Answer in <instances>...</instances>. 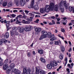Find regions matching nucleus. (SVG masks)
Segmentation results:
<instances>
[{"label": "nucleus", "instance_id": "nucleus-1", "mask_svg": "<svg viewBox=\"0 0 74 74\" xmlns=\"http://www.w3.org/2000/svg\"><path fill=\"white\" fill-rule=\"evenodd\" d=\"M54 9V4L53 3H50L49 5H46L45 11L46 12H49V11H52Z\"/></svg>", "mask_w": 74, "mask_h": 74}, {"label": "nucleus", "instance_id": "nucleus-2", "mask_svg": "<svg viewBox=\"0 0 74 74\" xmlns=\"http://www.w3.org/2000/svg\"><path fill=\"white\" fill-rule=\"evenodd\" d=\"M41 33L43 35L40 37L39 39L40 40H41L42 39L44 38H47V37L50 38V37H51V33L49 32L47 33V32L43 30L41 32Z\"/></svg>", "mask_w": 74, "mask_h": 74}, {"label": "nucleus", "instance_id": "nucleus-3", "mask_svg": "<svg viewBox=\"0 0 74 74\" xmlns=\"http://www.w3.org/2000/svg\"><path fill=\"white\" fill-rule=\"evenodd\" d=\"M34 0H31L30 6H29V8H34L35 10H38L39 9L38 6V5H35L34 6Z\"/></svg>", "mask_w": 74, "mask_h": 74}, {"label": "nucleus", "instance_id": "nucleus-4", "mask_svg": "<svg viewBox=\"0 0 74 74\" xmlns=\"http://www.w3.org/2000/svg\"><path fill=\"white\" fill-rule=\"evenodd\" d=\"M63 5L64 6L66 9H67V8H68V7H69V3H67V1H62L60 3V7L62 6Z\"/></svg>", "mask_w": 74, "mask_h": 74}, {"label": "nucleus", "instance_id": "nucleus-5", "mask_svg": "<svg viewBox=\"0 0 74 74\" xmlns=\"http://www.w3.org/2000/svg\"><path fill=\"white\" fill-rule=\"evenodd\" d=\"M16 4L17 5H19L20 4L21 6L23 7L25 4V0H20L19 1L18 0H16Z\"/></svg>", "mask_w": 74, "mask_h": 74}, {"label": "nucleus", "instance_id": "nucleus-6", "mask_svg": "<svg viewBox=\"0 0 74 74\" xmlns=\"http://www.w3.org/2000/svg\"><path fill=\"white\" fill-rule=\"evenodd\" d=\"M45 71L41 70V69H38V68L36 67V74H39V73L40 74H45Z\"/></svg>", "mask_w": 74, "mask_h": 74}, {"label": "nucleus", "instance_id": "nucleus-7", "mask_svg": "<svg viewBox=\"0 0 74 74\" xmlns=\"http://www.w3.org/2000/svg\"><path fill=\"white\" fill-rule=\"evenodd\" d=\"M24 29V30L25 32H28L29 31H30L31 29H33V27L30 25H26Z\"/></svg>", "mask_w": 74, "mask_h": 74}, {"label": "nucleus", "instance_id": "nucleus-8", "mask_svg": "<svg viewBox=\"0 0 74 74\" xmlns=\"http://www.w3.org/2000/svg\"><path fill=\"white\" fill-rule=\"evenodd\" d=\"M50 65L51 66V67H54V66H56L58 65V64L56 61H54L53 62H51L50 63Z\"/></svg>", "mask_w": 74, "mask_h": 74}, {"label": "nucleus", "instance_id": "nucleus-9", "mask_svg": "<svg viewBox=\"0 0 74 74\" xmlns=\"http://www.w3.org/2000/svg\"><path fill=\"white\" fill-rule=\"evenodd\" d=\"M12 72L13 73H16L15 74H20L21 73L20 71L15 69H13L12 70Z\"/></svg>", "mask_w": 74, "mask_h": 74}, {"label": "nucleus", "instance_id": "nucleus-10", "mask_svg": "<svg viewBox=\"0 0 74 74\" xmlns=\"http://www.w3.org/2000/svg\"><path fill=\"white\" fill-rule=\"evenodd\" d=\"M17 29L19 30L20 33H23L25 30V29L23 27H18Z\"/></svg>", "mask_w": 74, "mask_h": 74}, {"label": "nucleus", "instance_id": "nucleus-11", "mask_svg": "<svg viewBox=\"0 0 74 74\" xmlns=\"http://www.w3.org/2000/svg\"><path fill=\"white\" fill-rule=\"evenodd\" d=\"M29 16L30 17H29L30 19H33L34 17V14L32 12H30L28 14Z\"/></svg>", "mask_w": 74, "mask_h": 74}, {"label": "nucleus", "instance_id": "nucleus-12", "mask_svg": "<svg viewBox=\"0 0 74 74\" xmlns=\"http://www.w3.org/2000/svg\"><path fill=\"white\" fill-rule=\"evenodd\" d=\"M6 42H7V40L4 39H2L0 40V45L3 44V42L6 43Z\"/></svg>", "mask_w": 74, "mask_h": 74}, {"label": "nucleus", "instance_id": "nucleus-13", "mask_svg": "<svg viewBox=\"0 0 74 74\" xmlns=\"http://www.w3.org/2000/svg\"><path fill=\"white\" fill-rule=\"evenodd\" d=\"M41 28H36L35 29V32H36L37 33H39L41 31Z\"/></svg>", "mask_w": 74, "mask_h": 74}, {"label": "nucleus", "instance_id": "nucleus-14", "mask_svg": "<svg viewBox=\"0 0 74 74\" xmlns=\"http://www.w3.org/2000/svg\"><path fill=\"white\" fill-rule=\"evenodd\" d=\"M10 34L8 32H7L4 36V37L5 38H8L9 37Z\"/></svg>", "mask_w": 74, "mask_h": 74}, {"label": "nucleus", "instance_id": "nucleus-15", "mask_svg": "<svg viewBox=\"0 0 74 74\" xmlns=\"http://www.w3.org/2000/svg\"><path fill=\"white\" fill-rule=\"evenodd\" d=\"M10 21L7 22L6 23V26L7 28H8L10 27Z\"/></svg>", "mask_w": 74, "mask_h": 74}, {"label": "nucleus", "instance_id": "nucleus-16", "mask_svg": "<svg viewBox=\"0 0 74 74\" xmlns=\"http://www.w3.org/2000/svg\"><path fill=\"white\" fill-rule=\"evenodd\" d=\"M71 65L70 64H68L67 65V66L68 67H69L71 69L72 68H73V66H74V64L72 63L71 64Z\"/></svg>", "mask_w": 74, "mask_h": 74}, {"label": "nucleus", "instance_id": "nucleus-17", "mask_svg": "<svg viewBox=\"0 0 74 74\" xmlns=\"http://www.w3.org/2000/svg\"><path fill=\"white\" fill-rule=\"evenodd\" d=\"M31 69H30L28 68L27 69V72H26V74H31Z\"/></svg>", "mask_w": 74, "mask_h": 74}, {"label": "nucleus", "instance_id": "nucleus-18", "mask_svg": "<svg viewBox=\"0 0 74 74\" xmlns=\"http://www.w3.org/2000/svg\"><path fill=\"white\" fill-rule=\"evenodd\" d=\"M40 59L42 63H46V61H45V59H44V58L41 57L40 58Z\"/></svg>", "mask_w": 74, "mask_h": 74}, {"label": "nucleus", "instance_id": "nucleus-19", "mask_svg": "<svg viewBox=\"0 0 74 74\" xmlns=\"http://www.w3.org/2000/svg\"><path fill=\"white\" fill-rule=\"evenodd\" d=\"M27 67H24L23 68V73H26V72L27 71Z\"/></svg>", "mask_w": 74, "mask_h": 74}, {"label": "nucleus", "instance_id": "nucleus-20", "mask_svg": "<svg viewBox=\"0 0 74 74\" xmlns=\"http://www.w3.org/2000/svg\"><path fill=\"white\" fill-rule=\"evenodd\" d=\"M38 51L39 53H40V54H41V55H42V54H43V52L42 50H38Z\"/></svg>", "mask_w": 74, "mask_h": 74}, {"label": "nucleus", "instance_id": "nucleus-21", "mask_svg": "<svg viewBox=\"0 0 74 74\" xmlns=\"http://www.w3.org/2000/svg\"><path fill=\"white\" fill-rule=\"evenodd\" d=\"M7 4V1H4L2 3V5L3 7H5Z\"/></svg>", "mask_w": 74, "mask_h": 74}, {"label": "nucleus", "instance_id": "nucleus-22", "mask_svg": "<svg viewBox=\"0 0 74 74\" xmlns=\"http://www.w3.org/2000/svg\"><path fill=\"white\" fill-rule=\"evenodd\" d=\"M8 64H5L3 65V68L4 70H6L8 67Z\"/></svg>", "mask_w": 74, "mask_h": 74}, {"label": "nucleus", "instance_id": "nucleus-23", "mask_svg": "<svg viewBox=\"0 0 74 74\" xmlns=\"http://www.w3.org/2000/svg\"><path fill=\"white\" fill-rule=\"evenodd\" d=\"M60 49L61 51L64 52V47L63 46H61L60 47Z\"/></svg>", "mask_w": 74, "mask_h": 74}, {"label": "nucleus", "instance_id": "nucleus-24", "mask_svg": "<svg viewBox=\"0 0 74 74\" xmlns=\"http://www.w3.org/2000/svg\"><path fill=\"white\" fill-rule=\"evenodd\" d=\"M58 5H56L54 6V10L56 11H58Z\"/></svg>", "mask_w": 74, "mask_h": 74}, {"label": "nucleus", "instance_id": "nucleus-25", "mask_svg": "<svg viewBox=\"0 0 74 74\" xmlns=\"http://www.w3.org/2000/svg\"><path fill=\"white\" fill-rule=\"evenodd\" d=\"M47 66L48 69H52V66L50 65L49 64H48L47 65Z\"/></svg>", "mask_w": 74, "mask_h": 74}, {"label": "nucleus", "instance_id": "nucleus-26", "mask_svg": "<svg viewBox=\"0 0 74 74\" xmlns=\"http://www.w3.org/2000/svg\"><path fill=\"white\" fill-rule=\"evenodd\" d=\"M59 57L60 59L62 60L63 58V54L62 53L60 54Z\"/></svg>", "mask_w": 74, "mask_h": 74}, {"label": "nucleus", "instance_id": "nucleus-27", "mask_svg": "<svg viewBox=\"0 0 74 74\" xmlns=\"http://www.w3.org/2000/svg\"><path fill=\"white\" fill-rule=\"evenodd\" d=\"M51 37H50V38H53L54 40H56V38L55 37V35L54 34H53L52 36L51 35Z\"/></svg>", "mask_w": 74, "mask_h": 74}, {"label": "nucleus", "instance_id": "nucleus-28", "mask_svg": "<svg viewBox=\"0 0 74 74\" xmlns=\"http://www.w3.org/2000/svg\"><path fill=\"white\" fill-rule=\"evenodd\" d=\"M74 7L69 6V10L70 11V12H71L72 10H73V8Z\"/></svg>", "mask_w": 74, "mask_h": 74}, {"label": "nucleus", "instance_id": "nucleus-29", "mask_svg": "<svg viewBox=\"0 0 74 74\" xmlns=\"http://www.w3.org/2000/svg\"><path fill=\"white\" fill-rule=\"evenodd\" d=\"M17 30V28L15 27L14 28H12V31L13 32H15Z\"/></svg>", "mask_w": 74, "mask_h": 74}, {"label": "nucleus", "instance_id": "nucleus-30", "mask_svg": "<svg viewBox=\"0 0 74 74\" xmlns=\"http://www.w3.org/2000/svg\"><path fill=\"white\" fill-rule=\"evenodd\" d=\"M40 12L41 13H44V8H41L40 10Z\"/></svg>", "mask_w": 74, "mask_h": 74}, {"label": "nucleus", "instance_id": "nucleus-31", "mask_svg": "<svg viewBox=\"0 0 74 74\" xmlns=\"http://www.w3.org/2000/svg\"><path fill=\"white\" fill-rule=\"evenodd\" d=\"M12 5V2H10L8 4V7H11Z\"/></svg>", "mask_w": 74, "mask_h": 74}, {"label": "nucleus", "instance_id": "nucleus-32", "mask_svg": "<svg viewBox=\"0 0 74 74\" xmlns=\"http://www.w3.org/2000/svg\"><path fill=\"white\" fill-rule=\"evenodd\" d=\"M10 34L12 36H15L14 32H13V31H11L10 32Z\"/></svg>", "mask_w": 74, "mask_h": 74}, {"label": "nucleus", "instance_id": "nucleus-33", "mask_svg": "<svg viewBox=\"0 0 74 74\" xmlns=\"http://www.w3.org/2000/svg\"><path fill=\"white\" fill-rule=\"evenodd\" d=\"M15 67V64H12L10 65V67L12 69H13L14 67Z\"/></svg>", "mask_w": 74, "mask_h": 74}, {"label": "nucleus", "instance_id": "nucleus-34", "mask_svg": "<svg viewBox=\"0 0 74 74\" xmlns=\"http://www.w3.org/2000/svg\"><path fill=\"white\" fill-rule=\"evenodd\" d=\"M11 69H12V68L10 66V67H8L6 69V71H8L10 72L11 70Z\"/></svg>", "mask_w": 74, "mask_h": 74}, {"label": "nucleus", "instance_id": "nucleus-35", "mask_svg": "<svg viewBox=\"0 0 74 74\" xmlns=\"http://www.w3.org/2000/svg\"><path fill=\"white\" fill-rule=\"evenodd\" d=\"M33 19H31V18H27L26 19V20L27 21H29V22H32V21H33Z\"/></svg>", "mask_w": 74, "mask_h": 74}, {"label": "nucleus", "instance_id": "nucleus-36", "mask_svg": "<svg viewBox=\"0 0 74 74\" xmlns=\"http://www.w3.org/2000/svg\"><path fill=\"white\" fill-rule=\"evenodd\" d=\"M27 55L28 57H30L31 56V53H30V52H28L27 53Z\"/></svg>", "mask_w": 74, "mask_h": 74}, {"label": "nucleus", "instance_id": "nucleus-37", "mask_svg": "<svg viewBox=\"0 0 74 74\" xmlns=\"http://www.w3.org/2000/svg\"><path fill=\"white\" fill-rule=\"evenodd\" d=\"M32 12L33 14H38V15H40V14H40V13L38 12Z\"/></svg>", "mask_w": 74, "mask_h": 74}, {"label": "nucleus", "instance_id": "nucleus-38", "mask_svg": "<svg viewBox=\"0 0 74 74\" xmlns=\"http://www.w3.org/2000/svg\"><path fill=\"white\" fill-rule=\"evenodd\" d=\"M54 44L55 45H59V42L58 41H54Z\"/></svg>", "mask_w": 74, "mask_h": 74}, {"label": "nucleus", "instance_id": "nucleus-39", "mask_svg": "<svg viewBox=\"0 0 74 74\" xmlns=\"http://www.w3.org/2000/svg\"><path fill=\"white\" fill-rule=\"evenodd\" d=\"M58 37L60 38H62V40H64V38H63V36H61L60 35H58Z\"/></svg>", "mask_w": 74, "mask_h": 74}, {"label": "nucleus", "instance_id": "nucleus-40", "mask_svg": "<svg viewBox=\"0 0 74 74\" xmlns=\"http://www.w3.org/2000/svg\"><path fill=\"white\" fill-rule=\"evenodd\" d=\"M60 11H61V12H64V9L63 8H60Z\"/></svg>", "mask_w": 74, "mask_h": 74}, {"label": "nucleus", "instance_id": "nucleus-41", "mask_svg": "<svg viewBox=\"0 0 74 74\" xmlns=\"http://www.w3.org/2000/svg\"><path fill=\"white\" fill-rule=\"evenodd\" d=\"M8 62V59L7 58L5 60L4 62L5 63H7Z\"/></svg>", "mask_w": 74, "mask_h": 74}, {"label": "nucleus", "instance_id": "nucleus-42", "mask_svg": "<svg viewBox=\"0 0 74 74\" xmlns=\"http://www.w3.org/2000/svg\"><path fill=\"white\" fill-rule=\"evenodd\" d=\"M15 35H16V36H18V32L16 31L14 32V36Z\"/></svg>", "mask_w": 74, "mask_h": 74}, {"label": "nucleus", "instance_id": "nucleus-43", "mask_svg": "<svg viewBox=\"0 0 74 74\" xmlns=\"http://www.w3.org/2000/svg\"><path fill=\"white\" fill-rule=\"evenodd\" d=\"M26 21H25V20H22V23H24V24H25Z\"/></svg>", "mask_w": 74, "mask_h": 74}, {"label": "nucleus", "instance_id": "nucleus-44", "mask_svg": "<svg viewBox=\"0 0 74 74\" xmlns=\"http://www.w3.org/2000/svg\"><path fill=\"white\" fill-rule=\"evenodd\" d=\"M21 23V22L19 21V20H17L16 21V24H18V23Z\"/></svg>", "mask_w": 74, "mask_h": 74}, {"label": "nucleus", "instance_id": "nucleus-45", "mask_svg": "<svg viewBox=\"0 0 74 74\" xmlns=\"http://www.w3.org/2000/svg\"><path fill=\"white\" fill-rule=\"evenodd\" d=\"M61 31L62 32H63V33H64L65 32V30L63 28L61 29Z\"/></svg>", "mask_w": 74, "mask_h": 74}, {"label": "nucleus", "instance_id": "nucleus-46", "mask_svg": "<svg viewBox=\"0 0 74 74\" xmlns=\"http://www.w3.org/2000/svg\"><path fill=\"white\" fill-rule=\"evenodd\" d=\"M16 16V15H15L14 14H12L11 15V16L12 17H13V18H15Z\"/></svg>", "mask_w": 74, "mask_h": 74}, {"label": "nucleus", "instance_id": "nucleus-47", "mask_svg": "<svg viewBox=\"0 0 74 74\" xmlns=\"http://www.w3.org/2000/svg\"><path fill=\"white\" fill-rule=\"evenodd\" d=\"M66 71H68V73H69V74H70V69H69L68 68H67L66 69Z\"/></svg>", "mask_w": 74, "mask_h": 74}, {"label": "nucleus", "instance_id": "nucleus-48", "mask_svg": "<svg viewBox=\"0 0 74 74\" xmlns=\"http://www.w3.org/2000/svg\"><path fill=\"white\" fill-rule=\"evenodd\" d=\"M29 23H30V21H26L25 22V24H29Z\"/></svg>", "mask_w": 74, "mask_h": 74}, {"label": "nucleus", "instance_id": "nucleus-49", "mask_svg": "<svg viewBox=\"0 0 74 74\" xmlns=\"http://www.w3.org/2000/svg\"><path fill=\"white\" fill-rule=\"evenodd\" d=\"M4 64V63L3 62H0V66H3Z\"/></svg>", "mask_w": 74, "mask_h": 74}, {"label": "nucleus", "instance_id": "nucleus-50", "mask_svg": "<svg viewBox=\"0 0 74 74\" xmlns=\"http://www.w3.org/2000/svg\"><path fill=\"white\" fill-rule=\"evenodd\" d=\"M17 17H18L19 18H21L22 17V16L21 15H19L18 16H17Z\"/></svg>", "mask_w": 74, "mask_h": 74}, {"label": "nucleus", "instance_id": "nucleus-51", "mask_svg": "<svg viewBox=\"0 0 74 74\" xmlns=\"http://www.w3.org/2000/svg\"><path fill=\"white\" fill-rule=\"evenodd\" d=\"M25 12L26 14H28V13L29 12V11H27V10H25Z\"/></svg>", "mask_w": 74, "mask_h": 74}, {"label": "nucleus", "instance_id": "nucleus-52", "mask_svg": "<svg viewBox=\"0 0 74 74\" xmlns=\"http://www.w3.org/2000/svg\"><path fill=\"white\" fill-rule=\"evenodd\" d=\"M50 18H51V19H55V17L54 16H53L51 17Z\"/></svg>", "mask_w": 74, "mask_h": 74}, {"label": "nucleus", "instance_id": "nucleus-53", "mask_svg": "<svg viewBox=\"0 0 74 74\" xmlns=\"http://www.w3.org/2000/svg\"><path fill=\"white\" fill-rule=\"evenodd\" d=\"M38 21H39V19H37L36 21H35V22H36V23H38Z\"/></svg>", "mask_w": 74, "mask_h": 74}, {"label": "nucleus", "instance_id": "nucleus-54", "mask_svg": "<svg viewBox=\"0 0 74 74\" xmlns=\"http://www.w3.org/2000/svg\"><path fill=\"white\" fill-rule=\"evenodd\" d=\"M56 19L57 21H59L60 20V19L58 18H56Z\"/></svg>", "mask_w": 74, "mask_h": 74}, {"label": "nucleus", "instance_id": "nucleus-55", "mask_svg": "<svg viewBox=\"0 0 74 74\" xmlns=\"http://www.w3.org/2000/svg\"><path fill=\"white\" fill-rule=\"evenodd\" d=\"M53 43H54V42H53V41L50 42V44L51 45H52V44H53Z\"/></svg>", "mask_w": 74, "mask_h": 74}, {"label": "nucleus", "instance_id": "nucleus-56", "mask_svg": "<svg viewBox=\"0 0 74 74\" xmlns=\"http://www.w3.org/2000/svg\"><path fill=\"white\" fill-rule=\"evenodd\" d=\"M10 73V71H6V74H9Z\"/></svg>", "mask_w": 74, "mask_h": 74}, {"label": "nucleus", "instance_id": "nucleus-57", "mask_svg": "<svg viewBox=\"0 0 74 74\" xmlns=\"http://www.w3.org/2000/svg\"><path fill=\"white\" fill-rule=\"evenodd\" d=\"M13 12H14V13H15V12H18V10H13Z\"/></svg>", "mask_w": 74, "mask_h": 74}, {"label": "nucleus", "instance_id": "nucleus-58", "mask_svg": "<svg viewBox=\"0 0 74 74\" xmlns=\"http://www.w3.org/2000/svg\"><path fill=\"white\" fill-rule=\"evenodd\" d=\"M3 3V0H0V4H1Z\"/></svg>", "mask_w": 74, "mask_h": 74}, {"label": "nucleus", "instance_id": "nucleus-59", "mask_svg": "<svg viewBox=\"0 0 74 74\" xmlns=\"http://www.w3.org/2000/svg\"><path fill=\"white\" fill-rule=\"evenodd\" d=\"M35 17H40V15H36L35 16Z\"/></svg>", "mask_w": 74, "mask_h": 74}, {"label": "nucleus", "instance_id": "nucleus-60", "mask_svg": "<svg viewBox=\"0 0 74 74\" xmlns=\"http://www.w3.org/2000/svg\"><path fill=\"white\" fill-rule=\"evenodd\" d=\"M0 22H1V23H3V22H4V21H2V20H0Z\"/></svg>", "mask_w": 74, "mask_h": 74}, {"label": "nucleus", "instance_id": "nucleus-61", "mask_svg": "<svg viewBox=\"0 0 74 74\" xmlns=\"http://www.w3.org/2000/svg\"><path fill=\"white\" fill-rule=\"evenodd\" d=\"M65 62H67V58H65Z\"/></svg>", "mask_w": 74, "mask_h": 74}, {"label": "nucleus", "instance_id": "nucleus-62", "mask_svg": "<svg viewBox=\"0 0 74 74\" xmlns=\"http://www.w3.org/2000/svg\"><path fill=\"white\" fill-rule=\"evenodd\" d=\"M52 22H53V25H54V24H55V21L53 20H52Z\"/></svg>", "mask_w": 74, "mask_h": 74}, {"label": "nucleus", "instance_id": "nucleus-63", "mask_svg": "<svg viewBox=\"0 0 74 74\" xmlns=\"http://www.w3.org/2000/svg\"><path fill=\"white\" fill-rule=\"evenodd\" d=\"M50 41H53L54 39H53V38H51V39L50 40Z\"/></svg>", "mask_w": 74, "mask_h": 74}, {"label": "nucleus", "instance_id": "nucleus-64", "mask_svg": "<svg viewBox=\"0 0 74 74\" xmlns=\"http://www.w3.org/2000/svg\"><path fill=\"white\" fill-rule=\"evenodd\" d=\"M14 22V21L12 20V19H11L10 22H11V23H12V22Z\"/></svg>", "mask_w": 74, "mask_h": 74}]
</instances>
